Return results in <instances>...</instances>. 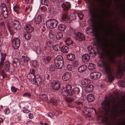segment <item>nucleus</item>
I'll list each match as a JSON object with an SVG mask.
<instances>
[{
    "label": "nucleus",
    "instance_id": "obj_11",
    "mask_svg": "<svg viewBox=\"0 0 125 125\" xmlns=\"http://www.w3.org/2000/svg\"><path fill=\"white\" fill-rule=\"evenodd\" d=\"M1 11L2 14L5 18H7L8 17L7 8L5 5L1 8Z\"/></svg>",
    "mask_w": 125,
    "mask_h": 125
},
{
    "label": "nucleus",
    "instance_id": "obj_58",
    "mask_svg": "<svg viewBox=\"0 0 125 125\" xmlns=\"http://www.w3.org/2000/svg\"><path fill=\"white\" fill-rule=\"evenodd\" d=\"M28 116L29 118L31 119H32L33 117V114L31 113H30L29 114Z\"/></svg>",
    "mask_w": 125,
    "mask_h": 125
},
{
    "label": "nucleus",
    "instance_id": "obj_8",
    "mask_svg": "<svg viewBox=\"0 0 125 125\" xmlns=\"http://www.w3.org/2000/svg\"><path fill=\"white\" fill-rule=\"evenodd\" d=\"M88 2L90 3L89 11L92 15H93L94 13L95 5L92 2L91 0H88Z\"/></svg>",
    "mask_w": 125,
    "mask_h": 125
},
{
    "label": "nucleus",
    "instance_id": "obj_49",
    "mask_svg": "<svg viewBox=\"0 0 125 125\" xmlns=\"http://www.w3.org/2000/svg\"><path fill=\"white\" fill-rule=\"evenodd\" d=\"M46 45L49 47H50L52 46V42L49 41H47L46 42Z\"/></svg>",
    "mask_w": 125,
    "mask_h": 125
},
{
    "label": "nucleus",
    "instance_id": "obj_29",
    "mask_svg": "<svg viewBox=\"0 0 125 125\" xmlns=\"http://www.w3.org/2000/svg\"><path fill=\"white\" fill-rule=\"evenodd\" d=\"M66 27V26L62 24H61L59 25L58 26L59 30L60 31H64Z\"/></svg>",
    "mask_w": 125,
    "mask_h": 125
},
{
    "label": "nucleus",
    "instance_id": "obj_28",
    "mask_svg": "<svg viewBox=\"0 0 125 125\" xmlns=\"http://www.w3.org/2000/svg\"><path fill=\"white\" fill-rule=\"evenodd\" d=\"M61 50L63 53H67L69 51V49L67 46H63L62 47Z\"/></svg>",
    "mask_w": 125,
    "mask_h": 125
},
{
    "label": "nucleus",
    "instance_id": "obj_57",
    "mask_svg": "<svg viewBox=\"0 0 125 125\" xmlns=\"http://www.w3.org/2000/svg\"><path fill=\"white\" fill-rule=\"evenodd\" d=\"M9 109H6L4 111V112L6 114H9Z\"/></svg>",
    "mask_w": 125,
    "mask_h": 125
},
{
    "label": "nucleus",
    "instance_id": "obj_45",
    "mask_svg": "<svg viewBox=\"0 0 125 125\" xmlns=\"http://www.w3.org/2000/svg\"><path fill=\"white\" fill-rule=\"evenodd\" d=\"M108 78L110 80V81L112 82L114 79V77L112 74H109L108 76Z\"/></svg>",
    "mask_w": 125,
    "mask_h": 125
},
{
    "label": "nucleus",
    "instance_id": "obj_63",
    "mask_svg": "<svg viewBox=\"0 0 125 125\" xmlns=\"http://www.w3.org/2000/svg\"><path fill=\"white\" fill-rule=\"evenodd\" d=\"M13 8L15 9H17L18 10V9H20V8L19 6H18L16 5H15L13 7Z\"/></svg>",
    "mask_w": 125,
    "mask_h": 125
},
{
    "label": "nucleus",
    "instance_id": "obj_53",
    "mask_svg": "<svg viewBox=\"0 0 125 125\" xmlns=\"http://www.w3.org/2000/svg\"><path fill=\"white\" fill-rule=\"evenodd\" d=\"M1 75L2 76L3 78L6 75L3 69H2L1 70Z\"/></svg>",
    "mask_w": 125,
    "mask_h": 125
},
{
    "label": "nucleus",
    "instance_id": "obj_38",
    "mask_svg": "<svg viewBox=\"0 0 125 125\" xmlns=\"http://www.w3.org/2000/svg\"><path fill=\"white\" fill-rule=\"evenodd\" d=\"M63 34L61 32H59L57 33L56 36V37L58 39H59L62 37Z\"/></svg>",
    "mask_w": 125,
    "mask_h": 125
},
{
    "label": "nucleus",
    "instance_id": "obj_9",
    "mask_svg": "<svg viewBox=\"0 0 125 125\" xmlns=\"http://www.w3.org/2000/svg\"><path fill=\"white\" fill-rule=\"evenodd\" d=\"M75 37L76 39L79 41H81L85 40V37L83 34L79 32L75 33Z\"/></svg>",
    "mask_w": 125,
    "mask_h": 125
},
{
    "label": "nucleus",
    "instance_id": "obj_36",
    "mask_svg": "<svg viewBox=\"0 0 125 125\" xmlns=\"http://www.w3.org/2000/svg\"><path fill=\"white\" fill-rule=\"evenodd\" d=\"M55 36V34L54 32L52 31H50L49 34V37L51 39H52Z\"/></svg>",
    "mask_w": 125,
    "mask_h": 125
},
{
    "label": "nucleus",
    "instance_id": "obj_21",
    "mask_svg": "<svg viewBox=\"0 0 125 125\" xmlns=\"http://www.w3.org/2000/svg\"><path fill=\"white\" fill-rule=\"evenodd\" d=\"M87 99L89 102H91L93 101L95 99L94 95L92 94H89L87 95Z\"/></svg>",
    "mask_w": 125,
    "mask_h": 125
},
{
    "label": "nucleus",
    "instance_id": "obj_62",
    "mask_svg": "<svg viewBox=\"0 0 125 125\" xmlns=\"http://www.w3.org/2000/svg\"><path fill=\"white\" fill-rule=\"evenodd\" d=\"M76 103L78 105H80V104L82 105V102L80 101H77L76 102Z\"/></svg>",
    "mask_w": 125,
    "mask_h": 125
},
{
    "label": "nucleus",
    "instance_id": "obj_42",
    "mask_svg": "<svg viewBox=\"0 0 125 125\" xmlns=\"http://www.w3.org/2000/svg\"><path fill=\"white\" fill-rule=\"evenodd\" d=\"M31 63L34 67H35L39 65L38 62L36 60L32 61L31 62Z\"/></svg>",
    "mask_w": 125,
    "mask_h": 125
},
{
    "label": "nucleus",
    "instance_id": "obj_40",
    "mask_svg": "<svg viewBox=\"0 0 125 125\" xmlns=\"http://www.w3.org/2000/svg\"><path fill=\"white\" fill-rule=\"evenodd\" d=\"M35 49L37 53L38 54H40L42 52V50L39 47H36Z\"/></svg>",
    "mask_w": 125,
    "mask_h": 125
},
{
    "label": "nucleus",
    "instance_id": "obj_25",
    "mask_svg": "<svg viewBox=\"0 0 125 125\" xmlns=\"http://www.w3.org/2000/svg\"><path fill=\"white\" fill-rule=\"evenodd\" d=\"M87 67L85 65H83L80 67L78 68V71L81 73L87 69Z\"/></svg>",
    "mask_w": 125,
    "mask_h": 125
},
{
    "label": "nucleus",
    "instance_id": "obj_7",
    "mask_svg": "<svg viewBox=\"0 0 125 125\" xmlns=\"http://www.w3.org/2000/svg\"><path fill=\"white\" fill-rule=\"evenodd\" d=\"M12 47L14 49H18L20 45V39L18 38H14L12 41Z\"/></svg>",
    "mask_w": 125,
    "mask_h": 125
},
{
    "label": "nucleus",
    "instance_id": "obj_12",
    "mask_svg": "<svg viewBox=\"0 0 125 125\" xmlns=\"http://www.w3.org/2000/svg\"><path fill=\"white\" fill-rule=\"evenodd\" d=\"M61 6L64 10H68L71 7V5L70 3L66 2L65 3H62Z\"/></svg>",
    "mask_w": 125,
    "mask_h": 125
},
{
    "label": "nucleus",
    "instance_id": "obj_18",
    "mask_svg": "<svg viewBox=\"0 0 125 125\" xmlns=\"http://www.w3.org/2000/svg\"><path fill=\"white\" fill-rule=\"evenodd\" d=\"M20 63L18 59L17 58H14L13 59L12 62V66L15 68L18 66L20 65Z\"/></svg>",
    "mask_w": 125,
    "mask_h": 125
},
{
    "label": "nucleus",
    "instance_id": "obj_50",
    "mask_svg": "<svg viewBox=\"0 0 125 125\" xmlns=\"http://www.w3.org/2000/svg\"><path fill=\"white\" fill-rule=\"evenodd\" d=\"M50 102V103L52 105H55L56 104V101L52 99H51Z\"/></svg>",
    "mask_w": 125,
    "mask_h": 125
},
{
    "label": "nucleus",
    "instance_id": "obj_41",
    "mask_svg": "<svg viewBox=\"0 0 125 125\" xmlns=\"http://www.w3.org/2000/svg\"><path fill=\"white\" fill-rule=\"evenodd\" d=\"M56 69L55 66L54 65H52L50 67V70L51 72H53Z\"/></svg>",
    "mask_w": 125,
    "mask_h": 125
},
{
    "label": "nucleus",
    "instance_id": "obj_54",
    "mask_svg": "<svg viewBox=\"0 0 125 125\" xmlns=\"http://www.w3.org/2000/svg\"><path fill=\"white\" fill-rule=\"evenodd\" d=\"M77 14H78V13L75 12L72 14V16L74 17V19H76V16H77Z\"/></svg>",
    "mask_w": 125,
    "mask_h": 125
},
{
    "label": "nucleus",
    "instance_id": "obj_26",
    "mask_svg": "<svg viewBox=\"0 0 125 125\" xmlns=\"http://www.w3.org/2000/svg\"><path fill=\"white\" fill-rule=\"evenodd\" d=\"M40 98L42 100L46 101L48 99V97L47 95L45 94L40 95L39 96Z\"/></svg>",
    "mask_w": 125,
    "mask_h": 125
},
{
    "label": "nucleus",
    "instance_id": "obj_19",
    "mask_svg": "<svg viewBox=\"0 0 125 125\" xmlns=\"http://www.w3.org/2000/svg\"><path fill=\"white\" fill-rule=\"evenodd\" d=\"M85 91L87 93H89L92 92L93 90L94 87L92 84H90L85 87Z\"/></svg>",
    "mask_w": 125,
    "mask_h": 125
},
{
    "label": "nucleus",
    "instance_id": "obj_39",
    "mask_svg": "<svg viewBox=\"0 0 125 125\" xmlns=\"http://www.w3.org/2000/svg\"><path fill=\"white\" fill-rule=\"evenodd\" d=\"M74 92L75 93V94H78L80 92V90L77 87H75L73 89Z\"/></svg>",
    "mask_w": 125,
    "mask_h": 125
},
{
    "label": "nucleus",
    "instance_id": "obj_20",
    "mask_svg": "<svg viewBox=\"0 0 125 125\" xmlns=\"http://www.w3.org/2000/svg\"><path fill=\"white\" fill-rule=\"evenodd\" d=\"M84 109V111H83V113L84 115H87L93 111V109L86 107H85Z\"/></svg>",
    "mask_w": 125,
    "mask_h": 125
},
{
    "label": "nucleus",
    "instance_id": "obj_16",
    "mask_svg": "<svg viewBox=\"0 0 125 125\" xmlns=\"http://www.w3.org/2000/svg\"><path fill=\"white\" fill-rule=\"evenodd\" d=\"M52 87L55 90H58L60 87V83L58 82H55L52 83Z\"/></svg>",
    "mask_w": 125,
    "mask_h": 125
},
{
    "label": "nucleus",
    "instance_id": "obj_22",
    "mask_svg": "<svg viewBox=\"0 0 125 125\" xmlns=\"http://www.w3.org/2000/svg\"><path fill=\"white\" fill-rule=\"evenodd\" d=\"M90 58V56L87 54H84L82 56V60L84 62L88 61L89 60Z\"/></svg>",
    "mask_w": 125,
    "mask_h": 125
},
{
    "label": "nucleus",
    "instance_id": "obj_55",
    "mask_svg": "<svg viewBox=\"0 0 125 125\" xmlns=\"http://www.w3.org/2000/svg\"><path fill=\"white\" fill-rule=\"evenodd\" d=\"M73 65L75 66H77L79 65L78 62L77 61H74L73 62Z\"/></svg>",
    "mask_w": 125,
    "mask_h": 125
},
{
    "label": "nucleus",
    "instance_id": "obj_6",
    "mask_svg": "<svg viewBox=\"0 0 125 125\" xmlns=\"http://www.w3.org/2000/svg\"><path fill=\"white\" fill-rule=\"evenodd\" d=\"M35 77V79H32V80L31 79L29 78L30 81L32 83L37 84L38 86L40 85L42 83V80L40 76L38 75H37Z\"/></svg>",
    "mask_w": 125,
    "mask_h": 125
},
{
    "label": "nucleus",
    "instance_id": "obj_51",
    "mask_svg": "<svg viewBox=\"0 0 125 125\" xmlns=\"http://www.w3.org/2000/svg\"><path fill=\"white\" fill-rule=\"evenodd\" d=\"M77 15L81 19H82L83 16V15L81 12L78 13V14H77Z\"/></svg>",
    "mask_w": 125,
    "mask_h": 125
},
{
    "label": "nucleus",
    "instance_id": "obj_13",
    "mask_svg": "<svg viewBox=\"0 0 125 125\" xmlns=\"http://www.w3.org/2000/svg\"><path fill=\"white\" fill-rule=\"evenodd\" d=\"M90 83V80L88 79H83L82 81V85L84 87L89 85Z\"/></svg>",
    "mask_w": 125,
    "mask_h": 125
},
{
    "label": "nucleus",
    "instance_id": "obj_27",
    "mask_svg": "<svg viewBox=\"0 0 125 125\" xmlns=\"http://www.w3.org/2000/svg\"><path fill=\"white\" fill-rule=\"evenodd\" d=\"M42 21V17L41 15H38L37 18L35 20V22L36 24H39Z\"/></svg>",
    "mask_w": 125,
    "mask_h": 125
},
{
    "label": "nucleus",
    "instance_id": "obj_2",
    "mask_svg": "<svg viewBox=\"0 0 125 125\" xmlns=\"http://www.w3.org/2000/svg\"><path fill=\"white\" fill-rule=\"evenodd\" d=\"M61 91L62 94L65 96L72 95L74 92L72 90L71 86L70 85H66L65 87H62Z\"/></svg>",
    "mask_w": 125,
    "mask_h": 125
},
{
    "label": "nucleus",
    "instance_id": "obj_37",
    "mask_svg": "<svg viewBox=\"0 0 125 125\" xmlns=\"http://www.w3.org/2000/svg\"><path fill=\"white\" fill-rule=\"evenodd\" d=\"M67 68L69 71L73 70L74 69V67L73 65L70 64H68L67 66Z\"/></svg>",
    "mask_w": 125,
    "mask_h": 125
},
{
    "label": "nucleus",
    "instance_id": "obj_1",
    "mask_svg": "<svg viewBox=\"0 0 125 125\" xmlns=\"http://www.w3.org/2000/svg\"><path fill=\"white\" fill-rule=\"evenodd\" d=\"M106 39L103 38L101 40L102 45L104 47L106 56L109 60L104 62L103 64L105 73L108 74L112 71L111 62L114 60L115 55L114 52V46L106 42Z\"/></svg>",
    "mask_w": 125,
    "mask_h": 125
},
{
    "label": "nucleus",
    "instance_id": "obj_61",
    "mask_svg": "<svg viewBox=\"0 0 125 125\" xmlns=\"http://www.w3.org/2000/svg\"><path fill=\"white\" fill-rule=\"evenodd\" d=\"M96 27L95 28L94 27L93 28L94 30V32H96L98 31V28L97 27Z\"/></svg>",
    "mask_w": 125,
    "mask_h": 125
},
{
    "label": "nucleus",
    "instance_id": "obj_32",
    "mask_svg": "<svg viewBox=\"0 0 125 125\" xmlns=\"http://www.w3.org/2000/svg\"><path fill=\"white\" fill-rule=\"evenodd\" d=\"M5 59V57H2L0 62V72L2 68V66L4 62Z\"/></svg>",
    "mask_w": 125,
    "mask_h": 125
},
{
    "label": "nucleus",
    "instance_id": "obj_31",
    "mask_svg": "<svg viewBox=\"0 0 125 125\" xmlns=\"http://www.w3.org/2000/svg\"><path fill=\"white\" fill-rule=\"evenodd\" d=\"M23 36L25 39L27 40H30L31 38V36L30 35L27 33H24Z\"/></svg>",
    "mask_w": 125,
    "mask_h": 125
},
{
    "label": "nucleus",
    "instance_id": "obj_23",
    "mask_svg": "<svg viewBox=\"0 0 125 125\" xmlns=\"http://www.w3.org/2000/svg\"><path fill=\"white\" fill-rule=\"evenodd\" d=\"M62 19L64 21H66L68 22V20L70 19L69 17L68 14L66 13H63L62 14Z\"/></svg>",
    "mask_w": 125,
    "mask_h": 125
},
{
    "label": "nucleus",
    "instance_id": "obj_4",
    "mask_svg": "<svg viewBox=\"0 0 125 125\" xmlns=\"http://www.w3.org/2000/svg\"><path fill=\"white\" fill-rule=\"evenodd\" d=\"M54 63L57 69H61L63 66L64 63L63 58L61 55L58 56L54 60Z\"/></svg>",
    "mask_w": 125,
    "mask_h": 125
},
{
    "label": "nucleus",
    "instance_id": "obj_5",
    "mask_svg": "<svg viewBox=\"0 0 125 125\" xmlns=\"http://www.w3.org/2000/svg\"><path fill=\"white\" fill-rule=\"evenodd\" d=\"M58 23V21L55 19H52L46 22V25L47 27L51 29L56 27Z\"/></svg>",
    "mask_w": 125,
    "mask_h": 125
},
{
    "label": "nucleus",
    "instance_id": "obj_64",
    "mask_svg": "<svg viewBox=\"0 0 125 125\" xmlns=\"http://www.w3.org/2000/svg\"><path fill=\"white\" fill-rule=\"evenodd\" d=\"M3 41V39L1 38H0V46L1 44V43Z\"/></svg>",
    "mask_w": 125,
    "mask_h": 125
},
{
    "label": "nucleus",
    "instance_id": "obj_46",
    "mask_svg": "<svg viewBox=\"0 0 125 125\" xmlns=\"http://www.w3.org/2000/svg\"><path fill=\"white\" fill-rule=\"evenodd\" d=\"M125 71V66L124 69L122 71H119V73H117V74L119 75L120 74V78H121L122 76L123 75V72Z\"/></svg>",
    "mask_w": 125,
    "mask_h": 125
},
{
    "label": "nucleus",
    "instance_id": "obj_24",
    "mask_svg": "<svg viewBox=\"0 0 125 125\" xmlns=\"http://www.w3.org/2000/svg\"><path fill=\"white\" fill-rule=\"evenodd\" d=\"M67 58L69 60L72 61L75 59V57L74 54L72 53H70L67 55Z\"/></svg>",
    "mask_w": 125,
    "mask_h": 125
},
{
    "label": "nucleus",
    "instance_id": "obj_17",
    "mask_svg": "<svg viewBox=\"0 0 125 125\" xmlns=\"http://www.w3.org/2000/svg\"><path fill=\"white\" fill-rule=\"evenodd\" d=\"M10 62L8 61H6L4 65V68L5 71L7 72H10Z\"/></svg>",
    "mask_w": 125,
    "mask_h": 125
},
{
    "label": "nucleus",
    "instance_id": "obj_60",
    "mask_svg": "<svg viewBox=\"0 0 125 125\" xmlns=\"http://www.w3.org/2000/svg\"><path fill=\"white\" fill-rule=\"evenodd\" d=\"M34 69H32L30 70V73L32 75V74L34 77H35L34 75Z\"/></svg>",
    "mask_w": 125,
    "mask_h": 125
},
{
    "label": "nucleus",
    "instance_id": "obj_43",
    "mask_svg": "<svg viewBox=\"0 0 125 125\" xmlns=\"http://www.w3.org/2000/svg\"><path fill=\"white\" fill-rule=\"evenodd\" d=\"M65 42L66 44L69 45L72 43V42L69 38H68L65 40Z\"/></svg>",
    "mask_w": 125,
    "mask_h": 125
},
{
    "label": "nucleus",
    "instance_id": "obj_30",
    "mask_svg": "<svg viewBox=\"0 0 125 125\" xmlns=\"http://www.w3.org/2000/svg\"><path fill=\"white\" fill-rule=\"evenodd\" d=\"M52 58L50 56H48L45 57L43 59V61L45 63H47L49 62L51 60Z\"/></svg>",
    "mask_w": 125,
    "mask_h": 125
},
{
    "label": "nucleus",
    "instance_id": "obj_56",
    "mask_svg": "<svg viewBox=\"0 0 125 125\" xmlns=\"http://www.w3.org/2000/svg\"><path fill=\"white\" fill-rule=\"evenodd\" d=\"M48 115L50 117L52 118H54V115H53L51 113H49L48 114Z\"/></svg>",
    "mask_w": 125,
    "mask_h": 125
},
{
    "label": "nucleus",
    "instance_id": "obj_44",
    "mask_svg": "<svg viewBox=\"0 0 125 125\" xmlns=\"http://www.w3.org/2000/svg\"><path fill=\"white\" fill-rule=\"evenodd\" d=\"M48 0H42L41 3L42 5L48 6Z\"/></svg>",
    "mask_w": 125,
    "mask_h": 125
},
{
    "label": "nucleus",
    "instance_id": "obj_14",
    "mask_svg": "<svg viewBox=\"0 0 125 125\" xmlns=\"http://www.w3.org/2000/svg\"><path fill=\"white\" fill-rule=\"evenodd\" d=\"M71 77L70 73L68 72L65 73L62 76V79L64 81H66L69 79Z\"/></svg>",
    "mask_w": 125,
    "mask_h": 125
},
{
    "label": "nucleus",
    "instance_id": "obj_48",
    "mask_svg": "<svg viewBox=\"0 0 125 125\" xmlns=\"http://www.w3.org/2000/svg\"><path fill=\"white\" fill-rule=\"evenodd\" d=\"M75 98H66V101L67 102L70 103L73 100L75 99Z\"/></svg>",
    "mask_w": 125,
    "mask_h": 125
},
{
    "label": "nucleus",
    "instance_id": "obj_52",
    "mask_svg": "<svg viewBox=\"0 0 125 125\" xmlns=\"http://www.w3.org/2000/svg\"><path fill=\"white\" fill-rule=\"evenodd\" d=\"M17 89L13 86L11 87V90L12 92H15L16 91Z\"/></svg>",
    "mask_w": 125,
    "mask_h": 125
},
{
    "label": "nucleus",
    "instance_id": "obj_35",
    "mask_svg": "<svg viewBox=\"0 0 125 125\" xmlns=\"http://www.w3.org/2000/svg\"><path fill=\"white\" fill-rule=\"evenodd\" d=\"M22 58L25 62H28L29 61L30 59L29 57L26 56L22 55Z\"/></svg>",
    "mask_w": 125,
    "mask_h": 125
},
{
    "label": "nucleus",
    "instance_id": "obj_59",
    "mask_svg": "<svg viewBox=\"0 0 125 125\" xmlns=\"http://www.w3.org/2000/svg\"><path fill=\"white\" fill-rule=\"evenodd\" d=\"M23 111L24 113H28L30 112V111L27 110L25 108H23Z\"/></svg>",
    "mask_w": 125,
    "mask_h": 125
},
{
    "label": "nucleus",
    "instance_id": "obj_33",
    "mask_svg": "<svg viewBox=\"0 0 125 125\" xmlns=\"http://www.w3.org/2000/svg\"><path fill=\"white\" fill-rule=\"evenodd\" d=\"M52 48L54 50L57 51H60L61 50L58 44L54 45L53 46Z\"/></svg>",
    "mask_w": 125,
    "mask_h": 125
},
{
    "label": "nucleus",
    "instance_id": "obj_10",
    "mask_svg": "<svg viewBox=\"0 0 125 125\" xmlns=\"http://www.w3.org/2000/svg\"><path fill=\"white\" fill-rule=\"evenodd\" d=\"M101 74L100 73L97 72H93L90 75V77L91 78L95 79L100 78Z\"/></svg>",
    "mask_w": 125,
    "mask_h": 125
},
{
    "label": "nucleus",
    "instance_id": "obj_34",
    "mask_svg": "<svg viewBox=\"0 0 125 125\" xmlns=\"http://www.w3.org/2000/svg\"><path fill=\"white\" fill-rule=\"evenodd\" d=\"M96 66L95 65L92 63H90L89 64L88 66V68L90 70L94 69Z\"/></svg>",
    "mask_w": 125,
    "mask_h": 125
},
{
    "label": "nucleus",
    "instance_id": "obj_47",
    "mask_svg": "<svg viewBox=\"0 0 125 125\" xmlns=\"http://www.w3.org/2000/svg\"><path fill=\"white\" fill-rule=\"evenodd\" d=\"M23 96V97H27L28 98H30L31 96V94L28 93H27L24 94Z\"/></svg>",
    "mask_w": 125,
    "mask_h": 125
},
{
    "label": "nucleus",
    "instance_id": "obj_3",
    "mask_svg": "<svg viewBox=\"0 0 125 125\" xmlns=\"http://www.w3.org/2000/svg\"><path fill=\"white\" fill-rule=\"evenodd\" d=\"M7 27L9 30L10 31L15 30L17 31L19 30L21 28V23L18 21H14L11 26H9L8 25Z\"/></svg>",
    "mask_w": 125,
    "mask_h": 125
},
{
    "label": "nucleus",
    "instance_id": "obj_15",
    "mask_svg": "<svg viewBox=\"0 0 125 125\" xmlns=\"http://www.w3.org/2000/svg\"><path fill=\"white\" fill-rule=\"evenodd\" d=\"M25 29L27 33H31L34 31V28L30 25L25 26Z\"/></svg>",
    "mask_w": 125,
    "mask_h": 125
}]
</instances>
